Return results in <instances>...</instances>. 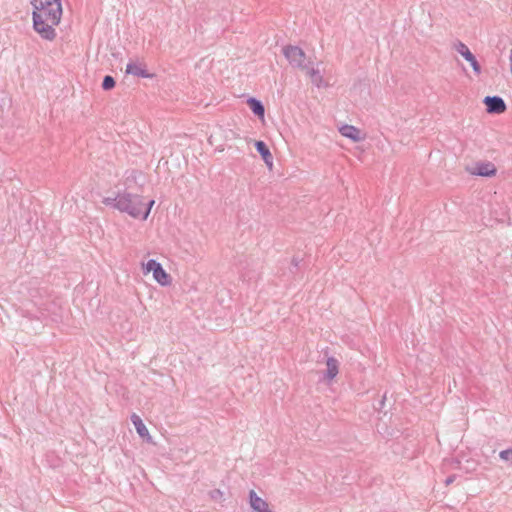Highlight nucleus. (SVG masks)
I'll use <instances>...</instances> for the list:
<instances>
[{"mask_svg":"<svg viewBox=\"0 0 512 512\" xmlns=\"http://www.w3.org/2000/svg\"><path fill=\"white\" fill-rule=\"evenodd\" d=\"M496 173L495 166L490 162H482L481 174L482 177H489Z\"/></svg>","mask_w":512,"mask_h":512,"instance_id":"obj_14","label":"nucleus"},{"mask_svg":"<svg viewBox=\"0 0 512 512\" xmlns=\"http://www.w3.org/2000/svg\"><path fill=\"white\" fill-rule=\"evenodd\" d=\"M327 369L324 378L327 380L334 379L339 372V362L334 357H328L326 361Z\"/></svg>","mask_w":512,"mask_h":512,"instance_id":"obj_12","label":"nucleus"},{"mask_svg":"<svg viewBox=\"0 0 512 512\" xmlns=\"http://www.w3.org/2000/svg\"><path fill=\"white\" fill-rule=\"evenodd\" d=\"M500 458L504 461H509L512 463V449H506L500 452Z\"/></svg>","mask_w":512,"mask_h":512,"instance_id":"obj_21","label":"nucleus"},{"mask_svg":"<svg viewBox=\"0 0 512 512\" xmlns=\"http://www.w3.org/2000/svg\"><path fill=\"white\" fill-rule=\"evenodd\" d=\"M115 85H116V81H115L114 77H112L111 75L104 76L102 84H101V87L103 90L109 91V90L113 89L115 87Z\"/></svg>","mask_w":512,"mask_h":512,"instance_id":"obj_15","label":"nucleus"},{"mask_svg":"<svg viewBox=\"0 0 512 512\" xmlns=\"http://www.w3.org/2000/svg\"><path fill=\"white\" fill-rule=\"evenodd\" d=\"M247 105L255 116H257L259 119H264L265 107L259 99L255 97H249L247 99Z\"/></svg>","mask_w":512,"mask_h":512,"instance_id":"obj_11","label":"nucleus"},{"mask_svg":"<svg viewBox=\"0 0 512 512\" xmlns=\"http://www.w3.org/2000/svg\"><path fill=\"white\" fill-rule=\"evenodd\" d=\"M254 146L264 163L271 169L273 166V156L267 144L262 140H256Z\"/></svg>","mask_w":512,"mask_h":512,"instance_id":"obj_7","label":"nucleus"},{"mask_svg":"<svg viewBox=\"0 0 512 512\" xmlns=\"http://www.w3.org/2000/svg\"><path fill=\"white\" fill-rule=\"evenodd\" d=\"M467 170L475 176H480V162H475L474 166L472 168H468Z\"/></svg>","mask_w":512,"mask_h":512,"instance_id":"obj_22","label":"nucleus"},{"mask_svg":"<svg viewBox=\"0 0 512 512\" xmlns=\"http://www.w3.org/2000/svg\"><path fill=\"white\" fill-rule=\"evenodd\" d=\"M161 265V263H159L158 261H156L155 259H150L148 260V262L146 263V271L147 272H152V273H155V270L157 268H159V266Z\"/></svg>","mask_w":512,"mask_h":512,"instance_id":"obj_19","label":"nucleus"},{"mask_svg":"<svg viewBox=\"0 0 512 512\" xmlns=\"http://www.w3.org/2000/svg\"><path fill=\"white\" fill-rule=\"evenodd\" d=\"M489 114H502L507 110V105L500 96H486L482 99Z\"/></svg>","mask_w":512,"mask_h":512,"instance_id":"obj_4","label":"nucleus"},{"mask_svg":"<svg viewBox=\"0 0 512 512\" xmlns=\"http://www.w3.org/2000/svg\"><path fill=\"white\" fill-rule=\"evenodd\" d=\"M386 394L383 395L382 399L378 401V405H374V408L378 411H382L385 406Z\"/></svg>","mask_w":512,"mask_h":512,"instance_id":"obj_23","label":"nucleus"},{"mask_svg":"<svg viewBox=\"0 0 512 512\" xmlns=\"http://www.w3.org/2000/svg\"><path fill=\"white\" fill-rule=\"evenodd\" d=\"M153 278L162 286H167L171 284V276L168 274L162 265L159 266L153 273Z\"/></svg>","mask_w":512,"mask_h":512,"instance_id":"obj_13","label":"nucleus"},{"mask_svg":"<svg viewBox=\"0 0 512 512\" xmlns=\"http://www.w3.org/2000/svg\"><path fill=\"white\" fill-rule=\"evenodd\" d=\"M33 12V28L45 40L56 38L54 26L58 25L62 16L61 1L33 0L30 1Z\"/></svg>","mask_w":512,"mask_h":512,"instance_id":"obj_1","label":"nucleus"},{"mask_svg":"<svg viewBox=\"0 0 512 512\" xmlns=\"http://www.w3.org/2000/svg\"><path fill=\"white\" fill-rule=\"evenodd\" d=\"M455 479H456V475H454V474L450 475L445 479L444 483L446 486H448V485L452 484L455 481Z\"/></svg>","mask_w":512,"mask_h":512,"instance_id":"obj_24","label":"nucleus"},{"mask_svg":"<svg viewBox=\"0 0 512 512\" xmlns=\"http://www.w3.org/2000/svg\"><path fill=\"white\" fill-rule=\"evenodd\" d=\"M307 70V73L310 75V77L312 78L313 82L317 83L318 82H321L322 81V76L320 75V72L319 70L317 69H314V68H311V69H306Z\"/></svg>","mask_w":512,"mask_h":512,"instance_id":"obj_18","label":"nucleus"},{"mask_svg":"<svg viewBox=\"0 0 512 512\" xmlns=\"http://www.w3.org/2000/svg\"><path fill=\"white\" fill-rule=\"evenodd\" d=\"M300 261L301 260L298 259L297 257H293L291 264L293 265V267L297 268L299 263H300Z\"/></svg>","mask_w":512,"mask_h":512,"instance_id":"obj_25","label":"nucleus"},{"mask_svg":"<svg viewBox=\"0 0 512 512\" xmlns=\"http://www.w3.org/2000/svg\"><path fill=\"white\" fill-rule=\"evenodd\" d=\"M283 54L293 67L307 69L305 52L299 46L287 45L283 47Z\"/></svg>","mask_w":512,"mask_h":512,"instance_id":"obj_3","label":"nucleus"},{"mask_svg":"<svg viewBox=\"0 0 512 512\" xmlns=\"http://www.w3.org/2000/svg\"><path fill=\"white\" fill-rule=\"evenodd\" d=\"M131 421L139 434V436L143 439H145L148 443L152 442V438L149 434V431L145 424L143 423L142 419L135 413L131 415Z\"/></svg>","mask_w":512,"mask_h":512,"instance_id":"obj_10","label":"nucleus"},{"mask_svg":"<svg viewBox=\"0 0 512 512\" xmlns=\"http://www.w3.org/2000/svg\"><path fill=\"white\" fill-rule=\"evenodd\" d=\"M154 203V200H150L146 204L144 203V206H141V215L139 218L146 220L150 214L151 208L154 205Z\"/></svg>","mask_w":512,"mask_h":512,"instance_id":"obj_17","label":"nucleus"},{"mask_svg":"<svg viewBox=\"0 0 512 512\" xmlns=\"http://www.w3.org/2000/svg\"><path fill=\"white\" fill-rule=\"evenodd\" d=\"M125 73L128 75H133L141 78H149L152 79L155 77L154 73H150L146 69V65L142 63L129 62L126 65Z\"/></svg>","mask_w":512,"mask_h":512,"instance_id":"obj_6","label":"nucleus"},{"mask_svg":"<svg viewBox=\"0 0 512 512\" xmlns=\"http://www.w3.org/2000/svg\"><path fill=\"white\" fill-rule=\"evenodd\" d=\"M339 132L342 136L352 140L353 142H359L364 139L361 135V130L353 125L344 124L339 128Z\"/></svg>","mask_w":512,"mask_h":512,"instance_id":"obj_9","label":"nucleus"},{"mask_svg":"<svg viewBox=\"0 0 512 512\" xmlns=\"http://www.w3.org/2000/svg\"><path fill=\"white\" fill-rule=\"evenodd\" d=\"M102 202L106 206H111L116 209V204H118V194L115 197H105Z\"/></svg>","mask_w":512,"mask_h":512,"instance_id":"obj_20","label":"nucleus"},{"mask_svg":"<svg viewBox=\"0 0 512 512\" xmlns=\"http://www.w3.org/2000/svg\"><path fill=\"white\" fill-rule=\"evenodd\" d=\"M250 506L255 512H272L268 503L259 497L254 490L249 492Z\"/></svg>","mask_w":512,"mask_h":512,"instance_id":"obj_8","label":"nucleus"},{"mask_svg":"<svg viewBox=\"0 0 512 512\" xmlns=\"http://www.w3.org/2000/svg\"><path fill=\"white\" fill-rule=\"evenodd\" d=\"M454 49L460 55H462L465 58V60H467L470 63V65L472 66L473 70L476 73H478V74L480 73V63L478 62L477 58L470 51V49L468 48V46L466 44H464L461 41H457L456 43H454Z\"/></svg>","mask_w":512,"mask_h":512,"instance_id":"obj_5","label":"nucleus"},{"mask_svg":"<svg viewBox=\"0 0 512 512\" xmlns=\"http://www.w3.org/2000/svg\"><path fill=\"white\" fill-rule=\"evenodd\" d=\"M141 206H144L142 196L129 192L118 193L116 209L120 212H125L133 218H139L141 215Z\"/></svg>","mask_w":512,"mask_h":512,"instance_id":"obj_2","label":"nucleus"},{"mask_svg":"<svg viewBox=\"0 0 512 512\" xmlns=\"http://www.w3.org/2000/svg\"><path fill=\"white\" fill-rule=\"evenodd\" d=\"M211 500L220 503L223 506L225 501L224 493L220 489H213L209 492Z\"/></svg>","mask_w":512,"mask_h":512,"instance_id":"obj_16","label":"nucleus"}]
</instances>
